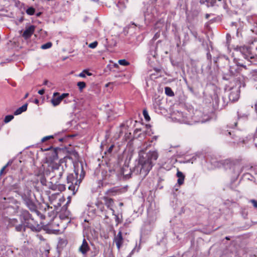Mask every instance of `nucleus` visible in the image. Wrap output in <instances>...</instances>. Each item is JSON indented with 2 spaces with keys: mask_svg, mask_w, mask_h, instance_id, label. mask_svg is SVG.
Returning a JSON list of instances; mask_svg holds the SVG:
<instances>
[{
  "mask_svg": "<svg viewBox=\"0 0 257 257\" xmlns=\"http://www.w3.org/2000/svg\"><path fill=\"white\" fill-rule=\"evenodd\" d=\"M139 156L138 167L140 168V174L146 176L158 159V155L156 151H150L148 153H144L143 151H141Z\"/></svg>",
  "mask_w": 257,
  "mask_h": 257,
  "instance_id": "nucleus-1",
  "label": "nucleus"
},
{
  "mask_svg": "<svg viewBox=\"0 0 257 257\" xmlns=\"http://www.w3.org/2000/svg\"><path fill=\"white\" fill-rule=\"evenodd\" d=\"M48 170L52 180L51 182L58 183L64 171L63 166L59 164L52 163L49 166Z\"/></svg>",
  "mask_w": 257,
  "mask_h": 257,
  "instance_id": "nucleus-2",
  "label": "nucleus"
},
{
  "mask_svg": "<svg viewBox=\"0 0 257 257\" xmlns=\"http://www.w3.org/2000/svg\"><path fill=\"white\" fill-rule=\"evenodd\" d=\"M83 177V175H80V178L77 179V173H75L74 174H70L67 176V184H70V185L68 186V189L73 192V194H75L76 192L78 190L79 185Z\"/></svg>",
  "mask_w": 257,
  "mask_h": 257,
  "instance_id": "nucleus-3",
  "label": "nucleus"
},
{
  "mask_svg": "<svg viewBox=\"0 0 257 257\" xmlns=\"http://www.w3.org/2000/svg\"><path fill=\"white\" fill-rule=\"evenodd\" d=\"M7 221L9 227H15V230L18 232L25 231L27 227L24 224L23 221H19L16 218H8Z\"/></svg>",
  "mask_w": 257,
  "mask_h": 257,
  "instance_id": "nucleus-4",
  "label": "nucleus"
},
{
  "mask_svg": "<svg viewBox=\"0 0 257 257\" xmlns=\"http://www.w3.org/2000/svg\"><path fill=\"white\" fill-rule=\"evenodd\" d=\"M20 217L22 219L24 220V223L27 227L30 228L33 230L35 226L30 222V220L34 222V219L32 218V215L30 214L28 211L25 210H22L20 214Z\"/></svg>",
  "mask_w": 257,
  "mask_h": 257,
  "instance_id": "nucleus-5",
  "label": "nucleus"
},
{
  "mask_svg": "<svg viewBox=\"0 0 257 257\" xmlns=\"http://www.w3.org/2000/svg\"><path fill=\"white\" fill-rule=\"evenodd\" d=\"M30 191H27V195H23L24 201L27 207L33 212H36L38 214L40 213L37 210V206L34 201L30 198Z\"/></svg>",
  "mask_w": 257,
  "mask_h": 257,
  "instance_id": "nucleus-6",
  "label": "nucleus"
},
{
  "mask_svg": "<svg viewBox=\"0 0 257 257\" xmlns=\"http://www.w3.org/2000/svg\"><path fill=\"white\" fill-rule=\"evenodd\" d=\"M102 173L103 179L104 180L108 181L110 183H114L117 180V175L114 170L110 169L108 172L106 171L105 175L103 172Z\"/></svg>",
  "mask_w": 257,
  "mask_h": 257,
  "instance_id": "nucleus-7",
  "label": "nucleus"
},
{
  "mask_svg": "<svg viewBox=\"0 0 257 257\" xmlns=\"http://www.w3.org/2000/svg\"><path fill=\"white\" fill-rule=\"evenodd\" d=\"M240 52L243 58L246 60L250 61L251 59H257V56L254 55L248 47H243L241 48Z\"/></svg>",
  "mask_w": 257,
  "mask_h": 257,
  "instance_id": "nucleus-8",
  "label": "nucleus"
},
{
  "mask_svg": "<svg viewBox=\"0 0 257 257\" xmlns=\"http://www.w3.org/2000/svg\"><path fill=\"white\" fill-rule=\"evenodd\" d=\"M240 91L239 87H232L230 89V92L228 94V98L230 101L232 102L238 100L239 97Z\"/></svg>",
  "mask_w": 257,
  "mask_h": 257,
  "instance_id": "nucleus-9",
  "label": "nucleus"
},
{
  "mask_svg": "<svg viewBox=\"0 0 257 257\" xmlns=\"http://www.w3.org/2000/svg\"><path fill=\"white\" fill-rule=\"evenodd\" d=\"M113 242L115 243L117 249L119 250L123 242L121 231H119L117 234L114 236Z\"/></svg>",
  "mask_w": 257,
  "mask_h": 257,
  "instance_id": "nucleus-10",
  "label": "nucleus"
},
{
  "mask_svg": "<svg viewBox=\"0 0 257 257\" xmlns=\"http://www.w3.org/2000/svg\"><path fill=\"white\" fill-rule=\"evenodd\" d=\"M230 170L233 172L234 176L238 177L239 174L242 172L243 167L238 162L236 164H233L231 167Z\"/></svg>",
  "mask_w": 257,
  "mask_h": 257,
  "instance_id": "nucleus-11",
  "label": "nucleus"
},
{
  "mask_svg": "<svg viewBox=\"0 0 257 257\" xmlns=\"http://www.w3.org/2000/svg\"><path fill=\"white\" fill-rule=\"evenodd\" d=\"M59 94V92H54L53 93L52 98L51 99V102L54 106L58 105L62 101Z\"/></svg>",
  "mask_w": 257,
  "mask_h": 257,
  "instance_id": "nucleus-12",
  "label": "nucleus"
},
{
  "mask_svg": "<svg viewBox=\"0 0 257 257\" xmlns=\"http://www.w3.org/2000/svg\"><path fill=\"white\" fill-rule=\"evenodd\" d=\"M89 249L90 247L88 243L86 240L84 238L81 245L79 247V251L84 255L86 254Z\"/></svg>",
  "mask_w": 257,
  "mask_h": 257,
  "instance_id": "nucleus-13",
  "label": "nucleus"
},
{
  "mask_svg": "<svg viewBox=\"0 0 257 257\" xmlns=\"http://www.w3.org/2000/svg\"><path fill=\"white\" fill-rule=\"evenodd\" d=\"M35 29V26L33 25L27 28L22 35L23 37L26 39L30 38L34 33Z\"/></svg>",
  "mask_w": 257,
  "mask_h": 257,
  "instance_id": "nucleus-14",
  "label": "nucleus"
},
{
  "mask_svg": "<svg viewBox=\"0 0 257 257\" xmlns=\"http://www.w3.org/2000/svg\"><path fill=\"white\" fill-rule=\"evenodd\" d=\"M104 200L105 201V205L108 209L110 210L112 214H114V210L111 207L113 204V199L111 198H108L107 197H104Z\"/></svg>",
  "mask_w": 257,
  "mask_h": 257,
  "instance_id": "nucleus-15",
  "label": "nucleus"
},
{
  "mask_svg": "<svg viewBox=\"0 0 257 257\" xmlns=\"http://www.w3.org/2000/svg\"><path fill=\"white\" fill-rule=\"evenodd\" d=\"M177 177L178 178L177 183L179 186L182 185L184 183L185 176L182 172L178 170L176 174Z\"/></svg>",
  "mask_w": 257,
  "mask_h": 257,
  "instance_id": "nucleus-16",
  "label": "nucleus"
},
{
  "mask_svg": "<svg viewBox=\"0 0 257 257\" xmlns=\"http://www.w3.org/2000/svg\"><path fill=\"white\" fill-rule=\"evenodd\" d=\"M28 104L27 103L24 104L21 107L18 108L15 112L14 114L17 115L21 114L22 112L27 110Z\"/></svg>",
  "mask_w": 257,
  "mask_h": 257,
  "instance_id": "nucleus-17",
  "label": "nucleus"
},
{
  "mask_svg": "<svg viewBox=\"0 0 257 257\" xmlns=\"http://www.w3.org/2000/svg\"><path fill=\"white\" fill-rule=\"evenodd\" d=\"M118 192H120V190L117 189L115 187L111 188L107 190V194L109 195H115Z\"/></svg>",
  "mask_w": 257,
  "mask_h": 257,
  "instance_id": "nucleus-18",
  "label": "nucleus"
},
{
  "mask_svg": "<svg viewBox=\"0 0 257 257\" xmlns=\"http://www.w3.org/2000/svg\"><path fill=\"white\" fill-rule=\"evenodd\" d=\"M165 93L168 96H173L174 95V93L170 87H166L165 88Z\"/></svg>",
  "mask_w": 257,
  "mask_h": 257,
  "instance_id": "nucleus-19",
  "label": "nucleus"
},
{
  "mask_svg": "<svg viewBox=\"0 0 257 257\" xmlns=\"http://www.w3.org/2000/svg\"><path fill=\"white\" fill-rule=\"evenodd\" d=\"M52 43L50 42H49L46 44L42 45L41 46V48L42 49H44V50L50 48L52 47Z\"/></svg>",
  "mask_w": 257,
  "mask_h": 257,
  "instance_id": "nucleus-20",
  "label": "nucleus"
},
{
  "mask_svg": "<svg viewBox=\"0 0 257 257\" xmlns=\"http://www.w3.org/2000/svg\"><path fill=\"white\" fill-rule=\"evenodd\" d=\"M58 195H60L59 193H55L51 194L49 196V200L51 202L54 201Z\"/></svg>",
  "mask_w": 257,
  "mask_h": 257,
  "instance_id": "nucleus-21",
  "label": "nucleus"
},
{
  "mask_svg": "<svg viewBox=\"0 0 257 257\" xmlns=\"http://www.w3.org/2000/svg\"><path fill=\"white\" fill-rule=\"evenodd\" d=\"M77 86L79 87V90L81 91L86 87V83L84 82L80 81L77 83Z\"/></svg>",
  "mask_w": 257,
  "mask_h": 257,
  "instance_id": "nucleus-22",
  "label": "nucleus"
},
{
  "mask_svg": "<svg viewBox=\"0 0 257 257\" xmlns=\"http://www.w3.org/2000/svg\"><path fill=\"white\" fill-rule=\"evenodd\" d=\"M143 113V115H144V118L146 119V120L147 121H150L151 118H150V117L149 115V114H148V112L147 110L146 109H144Z\"/></svg>",
  "mask_w": 257,
  "mask_h": 257,
  "instance_id": "nucleus-23",
  "label": "nucleus"
},
{
  "mask_svg": "<svg viewBox=\"0 0 257 257\" xmlns=\"http://www.w3.org/2000/svg\"><path fill=\"white\" fill-rule=\"evenodd\" d=\"M14 118V116L13 115H8L5 116L4 119V122L5 123H8L10 121H11Z\"/></svg>",
  "mask_w": 257,
  "mask_h": 257,
  "instance_id": "nucleus-24",
  "label": "nucleus"
},
{
  "mask_svg": "<svg viewBox=\"0 0 257 257\" xmlns=\"http://www.w3.org/2000/svg\"><path fill=\"white\" fill-rule=\"evenodd\" d=\"M12 161H9L8 163L2 168V169L0 171V176H2L4 173L5 170L6 169V168L9 165H10L12 164Z\"/></svg>",
  "mask_w": 257,
  "mask_h": 257,
  "instance_id": "nucleus-25",
  "label": "nucleus"
},
{
  "mask_svg": "<svg viewBox=\"0 0 257 257\" xmlns=\"http://www.w3.org/2000/svg\"><path fill=\"white\" fill-rule=\"evenodd\" d=\"M35 12V9L32 8V7H30V8H29L27 10H26V13L28 15H30V16H32L34 14V13Z\"/></svg>",
  "mask_w": 257,
  "mask_h": 257,
  "instance_id": "nucleus-26",
  "label": "nucleus"
},
{
  "mask_svg": "<svg viewBox=\"0 0 257 257\" xmlns=\"http://www.w3.org/2000/svg\"><path fill=\"white\" fill-rule=\"evenodd\" d=\"M117 6L119 9H123L125 7L124 4V2L122 0H119L117 4Z\"/></svg>",
  "mask_w": 257,
  "mask_h": 257,
  "instance_id": "nucleus-27",
  "label": "nucleus"
},
{
  "mask_svg": "<svg viewBox=\"0 0 257 257\" xmlns=\"http://www.w3.org/2000/svg\"><path fill=\"white\" fill-rule=\"evenodd\" d=\"M118 63L123 66H126L129 64V63L126 61L125 59H121L118 60Z\"/></svg>",
  "mask_w": 257,
  "mask_h": 257,
  "instance_id": "nucleus-28",
  "label": "nucleus"
},
{
  "mask_svg": "<svg viewBox=\"0 0 257 257\" xmlns=\"http://www.w3.org/2000/svg\"><path fill=\"white\" fill-rule=\"evenodd\" d=\"M208 7L213 6L216 0H205Z\"/></svg>",
  "mask_w": 257,
  "mask_h": 257,
  "instance_id": "nucleus-29",
  "label": "nucleus"
},
{
  "mask_svg": "<svg viewBox=\"0 0 257 257\" xmlns=\"http://www.w3.org/2000/svg\"><path fill=\"white\" fill-rule=\"evenodd\" d=\"M98 43L97 41L93 42L89 44L88 47L90 48L94 49L97 47Z\"/></svg>",
  "mask_w": 257,
  "mask_h": 257,
  "instance_id": "nucleus-30",
  "label": "nucleus"
},
{
  "mask_svg": "<svg viewBox=\"0 0 257 257\" xmlns=\"http://www.w3.org/2000/svg\"><path fill=\"white\" fill-rule=\"evenodd\" d=\"M40 182L43 185H45V186L47 185L46 179L44 177H41Z\"/></svg>",
  "mask_w": 257,
  "mask_h": 257,
  "instance_id": "nucleus-31",
  "label": "nucleus"
},
{
  "mask_svg": "<svg viewBox=\"0 0 257 257\" xmlns=\"http://www.w3.org/2000/svg\"><path fill=\"white\" fill-rule=\"evenodd\" d=\"M57 188L59 191H62L65 189V186L63 184H58Z\"/></svg>",
  "mask_w": 257,
  "mask_h": 257,
  "instance_id": "nucleus-32",
  "label": "nucleus"
},
{
  "mask_svg": "<svg viewBox=\"0 0 257 257\" xmlns=\"http://www.w3.org/2000/svg\"><path fill=\"white\" fill-rule=\"evenodd\" d=\"M53 138H54V136H52H52H46V137H45L43 138H42L41 141H42V142H45L46 141H47V140H49L50 139H52Z\"/></svg>",
  "mask_w": 257,
  "mask_h": 257,
  "instance_id": "nucleus-33",
  "label": "nucleus"
},
{
  "mask_svg": "<svg viewBox=\"0 0 257 257\" xmlns=\"http://www.w3.org/2000/svg\"><path fill=\"white\" fill-rule=\"evenodd\" d=\"M243 177L247 179L251 180L250 178H252V176L249 173H246L243 175Z\"/></svg>",
  "mask_w": 257,
  "mask_h": 257,
  "instance_id": "nucleus-34",
  "label": "nucleus"
},
{
  "mask_svg": "<svg viewBox=\"0 0 257 257\" xmlns=\"http://www.w3.org/2000/svg\"><path fill=\"white\" fill-rule=\"evenodd\" d=\"M250 202L252 204L254 207L257 208V201L255 200H250Z\"/></svg>",
  "mask_w": 257,
  "mask_h": 257,
  "instance_id": "nucleus-35",
  "label": "nucleus"
},
{
  "mask_svg": "<svg viewBox=\"0 0 257 257\" xmlns=\"http://www.w3.org/2000/svg\"><path fill=\"white\" fill-rule=\"evenodd\" d=\"M145 18L146 20H148V21H152V19L151 17H150V15L148 14H145Z\"/></svg>",
  "mask_w": 257,
  "mask_h": 257,
  "instance_id": "nucleus-36",
  "label": "nucleus"
},
{
  "mask_svg": "<svg viewBox=\"0 0 257 257\" xmlns=\"http://www.w3.org/2000/svg\"><path fill=\"white\" fill-rule=\"evenodd\" d=\"M68 95H69V93H65L62 94L61 95H60V96L61 98V99L63 100L64 98L67 97Z\"/></svg>",
  "mask_w": 257,
  "mask_h": 257,
  "instance_id": "nucleus-37",
  "label": "nucleus"
},
{
  "mask_svg": "<svg viewBox=\"0 0 257 257\" xmlns=\"http://www.w3.org/2000/svg\"><path fill=\"white\" fill-rule=\"evenodd\" d=\"M112 215L115 216V221L117 222V224H118L120 222V221L118 215L115 214L114 213V214Z\"/></svg>",
  "mask_w": 257,
  "mask_h": 257,
  "instance_id": "nucleus-38",
  "label": "nucleus"
},
{
  "mask_svg": "<svg viewBox=\"0 0 257 257\" xmlns=\"http://www.w3.org/2000/svg\"><path fill=\"white\" fill-rule=\"evenodd\" d=\"M55 183L54 185H52V187H50V188L52 189V190H55L57 189V186L56 185L57 183H55V182H54Z\"/></svg>",
  "mask_w": 257,
  "mask_h": 257,
  "instance_id": "nucleus-39",
  "label": "nucleus"
},
{
  "mask_svg": "<svg viewBox=\"0 0 257 257\" xmlns=\"http://www.w3.org/2000/svg\"><path fill=\"white\" fill-rule=\"evenodd\" d=\"M191 33H192V35L195 37V38L197 39V35H198L197 33L195 31H192Z\"/></svg>",
  "mask_w": 257,
  "mask_h": 257,
  "instance_id": "nucleus-40",
  "label": "nucleus"
},
{
  "mask_svg": "<svg viewBox=\"0 0 257 257\" xmlns=\"http://www.w3.org/2000/svg\"><path fill=\"white\" fill-rule=\"evenodd\" d=\"M84 72V74L86 75H87L88 76H91L92 75V73L89 72L87 70H84L83 71Z\"/></svg>",
  "mask_w": 257,
  "mask_h": 257,
  "instance_id": "nucleus-41",
  "label": "nucleus"
},
{
  "mask_svg": "<svg viewBox=\"0 0 257 257\" xmlns=\"http://www.w3.org/2000/svg\"><path fill=\"white\" fill-rule=\"evenodd\" d=\"M78 76L84 78L86 77V75L84 74V72L82 71L81 73H80Z\"/></svg>",
  "mask_w": 257,
  "mask_h": 257,
  "instance_id": "nucleus-42",
  "label": "nucleus"
},
{
  "mask_svg": "<svg viewBox=\"0 0 257 257\" xmlns=\"http://www.w3.org/2000/svg\"><path fill=\"white\" fill-rule=\"evenodd\" d=\"M45 93V90L44 89H42L38 91V93L40 95H43Z\"/></svg>",
  "mask_w": 257,
  "mask_h": 257,
  "instance_id": "nucleus-43",
  "label": "nucleus"
},
{
  "mask_svg": "<svg viewBox=\"0 0 257 257\" xmlns=\"http://www.w3.org/2000/svg\"><path fill=\"white\" fill-rule=\"evenodd\" d=\"M113 147H114V146H113V145H111V146L109 147V148H108V150H107V151H108V153H111V151H112V149H113Z\"/></svg>",
  "mask_w": 257,
  "mask_h": 257,
  "instance_id": "nucleus-44",
  "label": "nucleus"
},
{
  "mask_svg": "<svg viewBox=\"0 0 257 257\" xmlns=\"http://www.w3.org/2000/svg\"><path fill=\"white\" fill-rule=\"evenodd\" d=\"M54 153V155H53V159H55L58 158L57 154V153H56V150H55V151H54V153Z\"/></svg>",
  "mask_w": 257,
  "mask_h": 257,
  "instance_id": "nucleus-45",
  "label": "nucleus"
},
{
  "mask_svg": "<svg viewBox=\"0 0 257 257\" xmlns=\"http://www.w3.org/2000/svg\"><path fill=\"white\" fill-rule=\"evenodd\" d=\"M224 134L225 135H231V131H227L226 132H225L224 133Z\"/></svg>",
  "mask_w": 257,
  "mask_h": 257,
  "instance_id": "nucleus-46",
  "label": "nucleus"
},
{
  "mask_svg": "<svg viewBox=\"0 0 257 257\" xmlns=\"http://www.w3.org/2000/svg\"><path fill=\"white\" fill-rule=\"evenodd\" d=\"M226 39H227V40L228 41L229 39H231V36L229 34H227L226 35Z\"/></svg>",
  "mask_w": 257,
  "mask_h": 257,
  "instance_id": "nucleus-47",
  "label": "nucleus"
},
{
  "mask_svg": "<svg viewBox=\"0 0 257 257\" xmlns=\"http://www.w3.org/2000/svg\"><path fill=\"white\" fill-rule=\"evenodd\" d=\"M69 215V212L68 211H66L65 215V216H68Z\"/></svg>",
  "mask_w": 257,
  "mask_h": 257,
  "instance_id": "nucleus-48",
  "label": "nucleus"
},
{
  "mask_svg": "<svg viewBox=\"0 0 257 257\" xmlns=\"http://www.w3.org/2000/svg\"><path fill=\"white\" fill-rule=\"evenodd\" d=\"M48 80H45V81H44V83H43V84H44V85H47V84H48Z\"/></svg>",
  "mask_w": 257,
  "mask_h": 257,
  "instance_id": "nucleus-49",
  "label": "nucleus"
},
{
  "mask_svg": "<svg viewBox=\"0 0 257 257\" xmlns=\"http://www.w3.org/2000/svg\"><path fill=\"white\" fill-rule=\"evenodd\" d=\"M209 16H210L209 14H206V15H205L206 19H208Z\"/></svg>",
  "mask_w": 257,
  "mask_h": 257,
  "instance_id": "nucleus-50",
  "label": "nucleus"
},
{
  "mask_svg": "<svg viewBox=\"0 0 257 257\" xmlns=\"http://www.w3.org/2000/svg\"><path fill=\"white\" fill-rule=\"evenodd\" d=\"M174 189H175V191H178V186H175L174 187Z\"/></svg>",
  "mask_w": 257,
  "mask_h": 257,
  "instance_id": "nucleus-51",
  "label": "nucleus"
},
{
  "mask_svg": "<svg viewBox=\"0 0 257 257\" xmlns=\"http://www.w3.org/2000/svg\"><path fill=\"white\" fill-rule=\"evenodd\" d=\"M28 95H29V93H27L25 94V96H24V98H27V97L28 96Z\"/></svg>",
  "mask_w": 257,
  "mask_h": 257,
  "instance_id": "nucleus-52",
  "label": "nucleus"
},
{
  "mask_svg": "<svg viewBox=\"0 0 257 257\" xmlns=\"http://www.w3.org/2000/svg\"><path fill=\"white\" fill-rule=\"evenodd\" d=\"M104 215H105V218H108V216L107 213L106 212L104 213Z\"/></svg>",
  "mask_w": 257,
  "mask_h": 257,
  "instance_id": "nucleus-53",
  "label": "nucleus"
},
{
  "mask_svg": "<svg viewBox=\"0 0 257 257\" xmlns=\"http://www.w3.org/2000/svg\"><path fill=\"white\" fill-rule=\"evenodd\" d=\"M39 100L38 99H35V103H36V104H38L39 103Z\"/></svg>",
  "mask_w": 257,
  "mask_h": 257,
  "instance_id": "nucleus-54",
  "label": "nucleus"
},
{
  "mask_svg": "<svg viewBox=\"0 0 257 257\" xmlns=\"http://www.w3.org/2000/svg\"><path fill=\"white\" fill-rule=\"evenodd\" d=\"M134 250L132 251V252L130 253V255L127 257H131V255L133 253Z\"/></svg>",
  "mask_w": 257,
  "mask_h": 257,
  "instance_id": "nucleus-55",
  "label": "nucleus"
},
{
  "mask_svg": "<svg viewBox=\"0 0 257 257\" xmlns=\"http://www.w3.org/2000/svg\"><path fill=\"white\" fill-rule=\"evenodd\" d=\"M103 208H104V207L103 206L100 207V209L101 211H103Z\"/></svg>",
  "mask_w": 257,
  "mask_h": 257,
  "instance_id": "nucleus-56",
  "label": "nucleus"
},
{
  "mask_svg": "<svg viewBox=\"0 0 257 257\" xmlns=\"http://www.w3.org/2000/svg\"><path fill=\"white\" fill-rule=\"evenodd\" d=\"M119 205L120 206H123V203L120 202V203H119Z\"/></svg>",
  "mask_w": 257,
  "mask_h": 257,
  "instance_id": "nucleus-57",
  "label": "nucleus"
},
{
  "mask_svg": "<svg viewBox=\"0 0 257 257\" xmlns=\"http://www.w3.org/2000/svg\"><path fill=\"white\" fill-rule=\"evenodd\" d=\"M59 141L60 142H62L63 141V138H61V139H59Z\"/></svg>",
  "mask_w": 257,
  "mask_h": 257,
  "instance_id": "nucleus-58",
  "label": "nucleus"
},
{
  "mask_svg": "<svg viewBox=\"0 0 257 257\" xmlns=\"http://www.w3.org/2000/svg\"><path fill=\"white\" fill-rule=\"evenodd\" d=\"M153 57H155L156 55V52H155L154 54H152Z\"/></svg>",
  "mask_w": 257,
  "mask_h": 257,
  "instance_id": "nucleus-59",
  "label": "nucleus"
},
{
  "mask_svg": "<svg viewBox=\"0 0 257 257\" xmlns=\"http://www.w3.org/2000/svg\"><path fill=\"white\" fill-rule=\"evenodd\" d=\"M64 102L65 103H67V101L66 99H65V100H64Z\"/></svg>",
  "mask_w": 257,
  "mask_h": 257,
  "instance_id": "nucleus-60",
  "label": "nucleus"
},
{
  "mask_svg": "<svg viewBox=\"0 0 257 257\" xmlns=\"http://www.w3.org/2000/svg\"><path fill=\"white\" fill-rule=\"evenodd\" d=\"M40 14H41V13H38L37 15L38 16H40Z\"/></svg>",
  "mask_w": 257,
  "mask_h": 257,
  "instance_id": "nucleus-61",
  "label": "nucleus"
},
{
  "mask_svg": "<svg viewBox=\"0 0 257 257\" xmlns=\"http://www.w3.org/2000/svg\"><path fill=\"white\" fill-rule=\"evenodd\" d=\"M94 1H98V0H94Z\"/></svg>",
  "mask_w": 257,
  "mask_h": 257,
  "instance_id": "nucleus-62",
  "label": "nucleus"
},
{
  "mask_svg": "<svg viewBox=\"0 0 257 257\" xmlns=\"http://www.w3.org/2000/svg\"><path fill=\"white\" fill-rule=\"evenodd\" d=\"M256 49L257 50V47H256Z\"/></svg>",
  "mask_w": 257,
  "mask_h": 257,
  "instance_id": "nucleus-63",
  "label": "nucleus"
}]
</instances>
